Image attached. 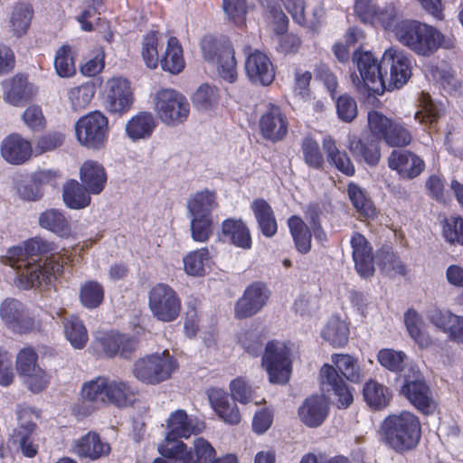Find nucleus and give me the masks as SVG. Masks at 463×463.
<instances>
[{
	"mask_svg": "<svg viewBox=\"0 0 463 463\" xmlns=\"http://www.w3.org/2000/svg\"><path fill=\"white\" fill-rule=\"evenodd\" d=\"M51 250V243L41 238L8 249L3 262L16 270L18 288L28 289L48 285L62 272L65 265L73 261L66 253L44 256Z\"/></svg>",
	"mask_w": 463,
	"mask_h": 463,
	"instance_id": "1",
	"label": "nucleus"
},
{
	"mask_svg": "<svg viewBox=\"0 0 463 463\" xmlns=\"http://www.w3.org/2000/svg\"><path fill=\"white\" fill-rule=\"evenodd\" d=\"M332 364H325L320 369V380L324 390L333 391L340 406L348 407L353 402V394L344 378L351 383H359L364 373L356 357L348 354H333Z\"/></svg>",
	"mask_w": 463,
	"mask_h": 463,
	"instance_id": "2",
	"label": "nucleus"
},
{
	"mask_svg": "<svg viewBox=\"0 0 463 463\" xmlns=\"http://www.w3.org/2000/svg\"><path fill=\"white\" fill-rule=\"evenodd\" d=\"M398 41L420 56H430L439 48L453 47L452 39L437 28L415 20H403L393 29Z\"/></svg>",
	"mask_w": 463,
	"mask_h": 463,
	"instance_id": "3",
	"label": "nucleus"
},
{
	"mask_svg": "<svg viewBox=\"0 0 463 463\" xmlns=\"http://www.w3.org/2000/svg\"><path fill=\"white\" fill-rule=\"evenodd\" d=\"M383 442L398 453L414 449L420 439V422L413 413L402 411L387 416L382 425Z\"/></svg>",
	"mask_w": 463,
	"mask_h": 463,
	"instance_id": "4",
	"label": "nucleus"
},
{
	"mask_svg": "<svg viewBox=\"0 0 463 463\" xmlns=\"http://www.w3.org/2000/svg\"><path fill=\"white\" fill-rule=\"evenodd\" d=\"M177 368L176 359L165 350L138 358L133 364L132 373L143 383L156 385L170 379Z\"/></svg>",
	"mask_w": 463,
	"mask_h": 463,
	"instance_id": "5",
	"label": "nucleus"
},
{
	"mask_svg": "<svg viewBox=\"0 0 463 463\" xmlns=\"http://www.w3.org/2000/svg\"><path fill=\"white\" fill-rule=\"evenodd\" d=\"M74 128L80 146L92 150L106 146L109 133V118L101 111L94 110L80 117Z\"/></svg>",
	"mask_w": 463,
	"mask_h": 463,
	"instance_id": "6",
	"label": "nucleus"
},
{
	"mask_svg": "<svg viewBox=\"0 0 463 463\" xmlns=\"http://www.w3.org/2000/svg\"><path fill=\"white\" fill-rule=\"evenodd\" d=\"M154 110L158 118L167 126H177L189 117L190 105L180 92L165 89L157 91L153 99Z\"/></svg>",
	"mask_w": 463,
	"mask_h": 463,
	"instance_id": "7",
	"label": "nucleus"
},
{
	"mask_svg": "<svg viewBox=\"0 0 463 463\" xmlns=\"http://www.w3.org/2000/svg\"><path fill=\"white\" fill-rule=\"evenodd\" d=\"M202 51L204 60L216 66L218 74L223 80L229 83L236 81L237 61L230 43L211 37L204 38L202 42Z\"/></svg>",
	"mask_w": 463,
	"mask_h": 463,
	"instance_id": "8",
	"label": "nucleus"
},
{
	"mask_svg": "<svg viewBox=\"0 0 463 463\" xmlns=\"http://www.w3.org/2000/svg\"><path fill=\"white\" fill-rule=\"evenodd\" d=\"M261 365L270 383L286 384L292 372L290 350L282 343L269 342L261 358Z\"/></svg>",
	"mask_w": 463,
	"mask_h": 463,
	"instance_id": "9",
	"label": "nucleus"
},
{
	"mask_svg": "<svg viewBox=\"0 0 463 463\" xmlns=\"http://www.w3.org/2000/svg\"><path fill=\"white\" fill-rule=\"evenodd\" d=\"M166 429L165 438L158 445V451L165 458L166 447L170 449L178 447L179 444H184L180 439H188L192 435L201 432L203 425L190 418L184 410H176L167 419Z\"/></svg>",
	"mask_w": 463,
	"mask_h": 463,
	"instance_id": "10",
	"label": "nucleus"
},
{
	"mask_svg": "<svg viewBox=\"0 0 463 463\" xmlns=\"http://www.w3.org/2000/svg\"><path fill=\"white\" fill-rule=\"evenodd\" d=\"M383 69V90L400 88L403 86L411 76V61L402 50L390 47L385 50L382 57Z\"/></svg>",
	"mask_w": 463,
	"mask_h": 463,
	"instance_id": "11",
	"label": "nucleus"
},
{
	"mask_svg": "<svg viewBox=\"0 0 463 463\" xmlns=\"http://www.w3.org/2000/svg\"><path fill=\"white\" fill-rule=\"evenodd\" d=\"M353 61L359 71V75H351L352 81L357 89L366 86L374 92H378L380 90H383L382 61L377 62L370 52H355Z\"/></svg>",
	"mask_w": 463,
	"mask_h": 463,
	"instance_id": "12",
	"label": "nucleus"
},
{
	"mask_svg": "<svg viewBox=\"0 0 463 463\" xmlns=\"http://www.w3.org/2000/svg\"><path fill=\"white\" fill-rule=\"evenodd\" d=\"M149 308L163 322L175 320L181 311V301L175 290L165 284H157L149 291Z\"/></svg>",
	"mask_w": 463,
	"mask_h": 463,
	"instance_id": "13",
	"label": "nucleus"
},
{
	"mask_svg": "<svg viewBox=\"0 0 463 463\" xmlns=\"http://www.w3.org/2000/svg\"><path fill=\"white\" fill-rule=\"evenodd\" d=\"M103 95L104 106L110 113H126L134 103L131 83L120 76L112 77L105 82Z\"/></svg>",
	"mask_w": 463,
	"mask_h": 463,
	"instance_id": "14",
	"label": "nucleus"
},
{
	"mask_svg": "<svg viewBox=\"0 0 463 463\" xmlns=\"http://www.w3.org/2000/svg\"><path fill=\"white\" fill-rule=\"evenodd\" d=\"M402 392L411 403L424 413H430L435 409L430 391L426 385L421 373L414 366H411L404 375Z\"/></svg>",
	"mask_w": 463,
	"mask_h": 463,
	"instance_id": "15",
	"label": "nucleus"
},
{
	"mask_svg": "<svg viewBox=\"0 0 463 463\" xmlns=\"http://www.w3.org/2000/svg\"><path fill=\"white\" fill-rule=\"evenodd\" d=\"M288 118L282 109L273 103H268L259 118L261 137L272 143L283 140L288 132Z\"/></svg>",
	"mask_w": 463,
	"mask_h": 463,
	"instance_id": "16",
	"label": "nucleus"
},
{
	"mask_svg": "<svg viewBox=\"0 0 463 463\" xmlns=\"http://www.w3.org/2000/svg\"><path fill=\"white\" fill-rule=\"evenodd\" d=\"M0 317L4 325L11 331L25 334L35 330L37 322L18 300L7 298L0 305Z\"/></svg>",
	"mask_w": 463,
	"mask_h": 463,
	"instance_id": "17",
	"label": "nucleus"
},
{
	"mask_svg": "<svg viewBox=\"0 0 463 463\" xmlns=\"http://www.w3.org/2000/svg\"><path fill=\"white\" fill-rule=\"evenodd\" d=\"M193 445V449H188L186 444H179L178 447L170 449L166 447L165 458L178 463H208L215 458L214 448L203 438H196Z\"/></svg>",
	"mask_w": 463,
	"mask_h": 463,
	"instance_id": "18",
	"label": "nucleus"
},
{
	"mask_svg": "<svg viewBox=\"0 0 463 463\" xmlns=\"http://www.w3.org/2000/svg\"><path fill=\"white\" fill-rule=\"evenodd\" d=\"M37 416L29 409L18 412V427L12 436L13 442L18 444L24 456L33 458L38 452V446L33 443V434L36 429L34 420Z\"/></svg>",
	"mask_w": 463,
	"mask_h": 463,
	"instance_id": "19",
	"label": "nucleus"
},
{
	"mask_svg": "<svg viewBox=\"0 0 463 463\" xmlns=\"http://www.w3.org/2000/svg\"><path fill=\"white\" fill-rule=\"evenodd\" d=\"M269 290L262 283H252L235 305V317L246 318L260 312L269 298Z\"/></svg>",
	"mask_w": 463,
	"mask_h": 463,
	"instance_id": "20",
	"label": "nucleus"
},
{
	"mask_svg": "<svg viewBox=\"0 0 463 463\" xmlns=\"http://www.w3.org/2000/svg\"><path fill=\"white\" fill-rule=\"evenodd\" d=\"M0 154L10 165H22L31 160L33 148L31 142L20 134L13 133L6 136L0 144Z\"/></svg>",
	"mask_w": 463,
	"mask_h": 463,
	"instance_id": "21",
	"label": "nucleus"
},
{
	"mask_svg": "<svg viewBox=\"0 0 463 463\" xmlns=\"http://www.w3.org/2000/svg\"><path fill=\"white\" fill-rule=\"evenodd\" d=\"M245 71L249 80L253 83L269 85L275 78V71L269 58L258 50L247 56Z\"/></svg>",
	"mask_w": 463,
	"mask_h": 463,
	"instance_id": "22",
	"label": "nucleus"
},
{
	"mask_svg": "<svg viewBox=\"0 0 463 463\" xmlns=\"http://www.w3.org/2000/svg\"><path fill=\"white\" fill-rule=\"evenodd\" d=\"M387 161L388 166L404 179H413L419 176L425 168V163L420 156L406 150H393Z\"/></svg>",
	"mask_w": 463,
	"mask_h": 463,
	"instance_id": "23",
	"label": "nucleus"
},
{
	"mask_svg": "<svg viewBox=\"0 0 463 463\" xmlns=\"http://www.w3.org/2000/svg\"><path fill=\"white\" fill-rule=\"evenodd\" d=\"M352 256L357 273L363 278H369L374 272L373 249L367 239L359 232H354L350 240Z\"/></svg>",
	"mask_w": 463,
	"mask_h": 463,
	"instance_id": "24",
	"label": "nucleus"
},
{
	"mask_svg": "<svg viewBox=\"0 0 463 463\" xmlns=\"http://www.w3.org/2000/svg\"><path fill=\"white\" fill-rule=\"evenodd\" d=\"M328 414V406L323 396L307 398L298 409L300 420L309 428L320 426Z\"/></svg>",
	"mask_w": 463,
	"mask_h": 463,
	"instance_id": "25",
	"label": "nucleus"
},
{
	"mask_svg": "<svg viewBox=\"0 0 463 463\" xmlns=\"http://www.w3.org/2000/svg\"><path fill=\"white\" fill-rule=\"evenodd\" d=\"M73 452L80 458L96 460L108 456L110 452V446L102 441L96 432L90 431L75 440Z\"/></svg>",
	"mask_w": 463,
	"mask_h": 463,
	"instance_id": "26",
	"label": "nucleus"
},
{
	"mask_svg": "<svg viewBox=\"0 0 463 463\" xmlns=\"http://www.w3.org/2000/svg\"><path fill=\"white\" fill-rule=\"evenodd\" d=\"M156 128V120L150 112H138L126 123L127 137L134 141L148 139Z\"/></svg>",
	"mask_w": 463,
	"mask_h": 463,
	"instance_id": "27",
	"label": "nucleus"
},
{
	"mask_svg": "<svg viewBox=\"0 0 463 463\" xmlns=\"http://www.w3.org/2000/svg\"><path fill=\"white\" fill-rule=\"evenodd\" d=\"M209 400L213 411L225 423L237 425L241 422V416L239 407L229 399L226 392L213 390L209 394Z\"/></svg>",
	"mask_w": 463,
	"mask_h": 463,
	"instance_id": "28",
	"label": "nucleus"
},
{
	"mask_svg": "<svg viewBox=\"0 0 463 463\" xmlns=\"http://www.w3.org/2000/svg\"><path fill=\"white\" fill-rule=\"evenodd\" d=\"M38 222L43 229L50 231L61 238L73 236V230L69 219L59 210H45L40 213Z\"/></svg>",
	"mask_w": 463,
	"mask_h": 463,
	"instance_id": "29",
	"label": "nucleus"
},
{
	"mask_svg": "<svg viewBox=\"0 0 463 463\" xmlns=\"http://www.w3.org/2000/svg\"><path fill=\"white\" fill-rule=\"evenodd\" d=\"M108 377H96L83 383L80 392V398L97 408L108 406Z\"/></svg>",
	"mask_w": 463,
	"mask_h": 463,
	"instance_id": "30",
	"label": "nucleus"
},
{
	"mask_svg": "<svg viewBox=\"0 0 463 463\" xmlns=\"http://www.w3.org/2000/svg\"><path fill=\"white\" fill-rule=\"evenodd\" d=\"M222 232L225 238L234 246L250 250L252 245L249 228L241 219H227L222 223Z\"/></svg>",
	"mask_w": 463,
	"mask_h": 463,
	"instance_id": "31",
	"label": "nucleus"
},
{
	"mask_svg": "<svg viewBox=\"0 0 463 463\" xmlns=\"http://www.w3.org/2000/svg\"><path fill=\"white\" fill-rule=\"evenodd\" d=\"M216 194L210 190H203L193 194L187 200L188 216L213 217L217 208Z\"/></svg>",
	"mask_w": 463,
	"mask_h": 463,
	"instance_id": "32",
	"label": "nucleus"
},
{
	"mask_svg": "<svg viewBox=\"0 0 463 463\" xmlns=\"http://www.w3.org/2000/svg\"><path fill=\"white\" fill-rule=\"evenodd\" d=\"M349 151L357 160H364L369 165H376L381 158L380 145L373 138H353L348 145Z\"/></svg>",
	"mask_w": 463,
	"mask_h": 463,
	"instance_id": "33",
	"label": "nucleus"
},
{
	"mask_svg": "<svg viewBox=\"0 0 463 463\" xmlns=\"http://www.w3.org/2000/svg\"><path fill=\"white\" fill-rule=\"evenodd\" d=\"M96 341L100 345L106 355L109 357L118 354L121 356H128L136 347L133 340L117 333H108L102 336H97Z\"/></svg>",
	"mask_w": 463,
	"mask_h": 463,
	"instance_id": "34",
	"label": "nucleus"
},
{
	"mask_svg": "<svg viewBox=\"0 0 463 463\" xmlns=\"http://www.w3.org/2000/svg\"><path fill=\"white\" fill-rule=\"evenodd\" d=\"M212 262L208 248L203 247L187 252L183 258L184 270L191 277H203Z\"/></svg>",
	"mask_w": 463,
	"mask_h": 463,
	"instance_id": "35",
	"label": "nucleus"
},
{
	"mask_svg": "<svg viewBox=\"0 0 463 463\" xmlns=\"http://www.w3.org/2000/svg\"><path fill=\"white\" fill-rule=\"evenodd\" d=\"M250 208L261 233L268 238L274 236L278 231V224L271 206L264 199H256Z\"/></svg>",
	"mask_w": 463,
	"mask_h": 463,
	"instance_id": "36",
	"label": "nucleus"
},
{
	"mask_svg": "<svg viewBox=\"0 0 463 463\" xmlns=\"http://www.w3.org/2000/svg\"><path fill=\"white\" fill-rule=\"evenodd\" d=\"M80 180L87 186L89 193H101L107 181L104 167L97 161H86L80 167Z\"/></svg>",
	"mask_w": 463,
	"mask_h": 463,
	"instance_id": "37",
	"label": "nucleus"
},
{
	"mask_svg": "<svg viewBox=\"0 0 463 463\" xmlns=\"http://www.w3.org/2000/svg\"><path fill=\"white\" fill-rule=\"evenodd\" d=\"M404 324L409 335L420 348L426 349L432 345L431 337L423 330V318L415 309L410 308L404 313Z\"/></svg>",
	"mask_w": 463,
	"mask_h": 463,
	"instance_id": "38",
	"label": "nucleus"
},
{
	"mask_svg": "<svg viewBox=\"0 0 463 463\" xmlns=\"http://www.w3.org/2000/svg\"><path fill=\"white\" fill-rule=\"evenodd\" d=\"M108 405L112 404L118 408H125L133 404L135 391L132 386L120 379L109 378Z\"/></svg>",
	"mask_w": 463,
	"mask_h": 463,
	"instance_id": "39",
	"label": "nucleus"
},
{
	"mask_svg": "<svg viewBox=\"0 0 463 463\" xmlns=\"http://www.w3.org/2000/svg\"><path fill=\"white\" fill-rule=\"evenodd\" d=\"M159 61L162 69L172 74H177L184 70L185 62L183 48L177 38L174 36L168 38L165 51Z\"/></svg>",
	"mask_w": 463,
	"mask_h": 463,
	"instance_id": "40",
	"label": "nucleus"
},
{
	"mask_svg": "<svg viewBox=\"0 0 463 463\" xmlns=\"http://www.w3.org/2000/svg\"><path fill=\"white\" fill-rule=\"evenodd\" d=\"M323 148L326 152L327 161L337 170L351 176L354 174V165L346 152L339 150L335 140L331 137L323 139Z\"/></svg>",
	"mask_w": 463,
	"mask_h": 463,
	"instance_id": "41",
	"label": "nucleus"
},
{
	"mask_svg": "<svg viewBox=\"0 0 463 463\" xmlns=\"http://www.w3.org/2000/svg\"><path fill=\"white\" fill-rule=\"evenodd\" d=\"M33 9L27 4H17L10 12L8 29L15 37L24 35L30 28L33 19Z\"/></svg>",
	"mask_w": 463,
	"mask_h": 463,
	"instance_id": "42",
	"label": "nucleus"
},
{
	"mask_svg": "<svg viewBox=\"0 0 463 463\" xmlns=\"http://www.w3.org/2000/svg\"><path fill=\"white\" fill-rule=\"evenodd\" d=\"M321 336L334 347L345 346L349 339V326L338 317H332L321 332Z\"/></svg>",
	"mask_w": 463,
	"mask_h": 463,
	"instance_id": "43",
	"label": "nucleus"
},
{
	"mask_svg": "<svg viewBox=\"0 0 463 463\" xmlns=\"http://www.w3.org/2000/svg\"><path fill=\"white\" fill-rule=\"evenodd\" d=\"M86 189L77 181L70 180L63 185V201L71 209H82L90 203V196Z\"/></svg>",
	"mask_w": 463,
	"mask_h": 463,
	"instance_id": "44",
	"label": "nucleus"
},
{
	"mask_svg": "<svg viewBox=\"0 0 463 463\" xmlns=\"http://www.w3.org/2000/svg\"><path fill=\"white\" fill-rule=\"evenodd\" d=\"M288 226L297 250L303 254L307 253L311 249V233L305 222L293 215L288 220Z\"/></svg>",
	"mask_w": 463,
	"mask_h": 463,
	"instance_id": "45",
	"label": "nucleus"
},
{
	"mask_svg": "<svg viewBox=\"0 0 463 463\" xmlns=\"http://www.w3.org/2000/svg\"><path fill=\"white\" fill-rule=\"evenodd\" d=\"M64 334L66 339L75 349H82L88 343L89 335L83 322L75 316L64 319Z\"/></svg>",
	"mask_w": 463,
	"mask_h": 463,
	"instance_id": "46",
	"label": "nucleus"
},
{
	"mask_svg": "<svg viewBox=\"0 0 463 463\" xmlns=\"http://www.w3.org/2000/svg\"><path fill=\"white\" fill-rule=\"evenodd\" d=\"M420 109L415 112L414 118L420 124L431 126L440 116V106L435 103L428 93L422 92L419 98Z\"/></svg>",
	"mask_w": 463,
	"mask_h": 463,
	"instance_id": "47",
	"label": "nucleus"
},
{
	"mask_svg": "<svg viewBox=\"0 0 463 463\" xmlns=\"http://www.w3.org/2000/svg\"><path fill=\"white\" fill-rule=\"evenodd\" d=\"M30 95L27 80L22 75H15L5 83V99L14 106H18L23 100L27 99Z\"/></svg>",
	"mask_w": 463,
	"mask_h": 463,
	"instance_id": "48",
	"label": "nucleus"
},
{
	"mask_svg": "<svg viewBox=\"0 0 463 463\" xmlns=\"http://www.w3.org/2000/svg\"><path fill=\"white\" fill-rule=\"evenodd\" d=\"M103 299L104 288L100 283L89 280L80 286V301L84 307L96 308L103 302Z\"/></svg>",
	"mask_w": 463,
	"mask_h": 463,
	"instance_id": "49",
	"label": "nucleus"
},
{
	"mask_svg": "<svg viewBox=\"0 0 463 463\" xmlns=\"http://www.w3.org/2000/svg\"><path fill=\"white\" fill-rule=\"evenodd\" d=\"M218 99V90L207 83L200 85L192 96L194 106L201 111H207L215 108Z\"/></svg>",
	"mask_w": 463,
	"mask_h": 463,
	"instance_id": "50",
	"label": "nucleus"
},
{
	"mask_svg": "<svg viewBox=\"0 0 463 463\" xmlns=\"http://www.w3.org/2000/svg\"><path fill=\"white\" fill-rule=\"evenodd\" d=\"M363 392L365 402L375 409L386 406L390 400L387 388L373 380L365 383Z\"/></svg>",
	"mask_w": 463,
	"mask_h": 463,
	"instance_id": "51",
	"label": "nucleus"
},
{
	"mask_svg": "<svg viewBox=\"0 0 463 463\" xmlns=\"http://www.w3.org/2000/svg\"><path fill=\"white\" fill-rule=\"evenodd\" d=\"M95 94L94 87L91 84H82L68 90L67 97L73 110L86 109L91 102Z\"/></svg>",
	"mask_w": 463,
	"mask_h": 463,
	"instance_id": "52",
	"label": "nucleus"
},
{
	"mask_svg": "<svg viewBox=\"0 0 463 463\" xmlns=\"http://www.w3.org/2000/svg\"><path fill=\"white\" fill-rule=\"evenodd\" d=\"M192 239L200 243L207 242L213 233V218L189 216Z\"/></svg>",
	"mask_w": 463,
	"mask_h": 463,
	"instance_id": "53",
	"label": "nucleus"
},
{
	"mask_svg": "<svg viewBox=\"0 0 463 463\" xmlns=\"http://www.w3.org/2000/svg\"><path fill=\"white\" fill-rule=\"evenodd\" d=\"M159 34L156 32H149L142 41L141 55L149 69H156L159 62L158 54Z\"/></svg>",
	"mask_w": 463,
	"mask_h": 463,
	"instance_id": "54",
	"label": "nucleus"
},
{
	"mask_svg": "<svg viewBox=\"0 0 463 463\" xmlns=\"http://www.w3.org/2000/svg\"><path fill=\"white\" fill-rule=\"evenodd\" d=\"M54 68L57 74L62 78L71 77L76 72L75 64L69 45L60 47L54 57Z\"/></svg>",
	"mask_w": 463,
	"mask_h": 463,
	"instance_id": "55",
	"label": "nucleus"
},
{
	"mask_svg": "<svg viewBox=\"0 0 463 463\" xmlns=\"http://www.w3.org/2000/svg\"><path fill=\"white\" fill-rule=\"evenodd\" d=\"M377 360L383 367L399 373L404 368L407 355L402 351L385 348L379 351Z\"/></svg>",
	"mask_w": 463,
	"mask_h": 463,
	"instance_id": "56",
	"label": "nucleus"
},
{
	"mask_svg": "<svg viewBox=\"0 0 463 463\" xmlns=\"http://www.w3.org/2000/svg\"><path fill=\"white\" fill-rule=\"evenodd\" d=\"M348 196L355 209L365 217H373L376 214L370 199H368L364 191L356 184H350L347 187Z\"/></svg>",
	"mask_w": 463,
	"mask_h": 463,
	"instance_id": "57",
	"label": "nucleus"
},
{
	"mask_svg": "<svg viewBox=\"0 0 463 463\" xmlns=\"http://www.w3.org/2000/svg\"><path fill=\"white\" fill-rule=\"evenodd\" d=\"M39 366L38 354L33 348H23L16 354L15 369L20 377L23 378Z\"/></svg>",
	"mask_w": 463,
	"mask_h": 463,
	"instance_id": "58",
	"label": "nucleus"
},
{
	"mask_svg": "<svg viewBox=\"0 0 463 463\" xmlns=\"http://www.w3.org/2000/svg\"><path fill=\"white\" fill-rule=\"evenodd\" d=\"M383 140L392 147H401L408 146L412 137L411 132L404 126L392 121Z\"/></svg>",
	"mask_w": 463,
	"mask_h": 463,
	"instance_id": "59",
	"label": "nucleus"
},
{
	"mask_svg": "<svg viewBox=\"0 0 463 463\" xmlns=\"http://www.w3.org/2000/svg\"><path fill=\"white\" fill-rule=\"evenodd\" d=\"M392 120L383 113L371 109L367 113V127L371 134L376 138L383 139L388 129L392 126Z\"/></svg>",
	"mask_w": 463,
	"mask_h": 463,
	"instance_id": "60",
	"label": "nucleus"
},
{
	"mask_svg": "<svg viewBox=\"0 0 463 463\" xmlns=\"http://www.w3.org/2000/svg\"><path fill=\"white\" fill-rule=\"evenodd\" d=\"M375 261L379 268L386 273H405V267L400 258L392 251L382 250L375 258Z\"/></svg>",
	"mask_w": 463,
	"mask_h": 463,
	"instance_id": "61",
	"label": "nucleus"
},
{
	"mask_svg": "<svg viewBox=\"0 0 463 463\" xmlns=\"http://www.w3.org/2000/svg\"><path fill=\"white\" fill-rule=\"evenodd\" d=\"M51 375L41 366L23 377L24 384L33 393L44 391L50 384Z\"/></svg>",
	"mask_w": 463,
	"mask_h": 463,
	"instance_id": "62",
	"label": "nucleus"
},
{
	"mask_svg": "<svg viewBox=\"0 0 463 463\" xmlns=\"http://www.w3.org/2000/svg\"><path fill=\"white\" fill-rule=\"evenodd\" d=\"M302 152L304 160L309 166L316 169L323 166L324 157L316 140L306 137L302 142Z\"/></svg>",
	"mask_w": 463,
	"mask_h": 463,
	"instance_id": "63",
	"label": "nucleus"
},
{
	"mask_svg": "<svg viewBox=\"0 0 463 463\" xmlns=\"http://www.w3.org/2000/svg\"><path fill=\"white\" fill-rule=\"evenodd\" d=\"M443 235L449 242L463 245V218L452 216L446 219Z\"/></svg>",
	"mask_w": 463,
	"mask_h": 463,
	"instance_id": "64",
	"label": "nucleus"
}]
</instances>
